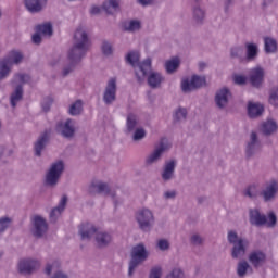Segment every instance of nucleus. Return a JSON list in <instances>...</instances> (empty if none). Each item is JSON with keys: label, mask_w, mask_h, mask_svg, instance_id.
Instances as JSON below:
<instances>
[{"label": "nucleus", "mask_w": 278, "mask_h": 278, "mask_svg": "<svg viewBox=\"0 0 278 278\" xmlns=\"http://www.w3.org/2000/svg\"><path fill=\"white\" fill-rule=\"evenodd\" d=\"M90 36H88L86 27L78 26L74 33V43L72 49L68 50V53L86 58L88 51H90Z\"/></svg>", "instance_id": "obj_1"}, {"label": "nucleus", "mask_w": 278, "mask_h": 278, "mask_svg": "<svg viewBox=\"0 0 278 278\" xmlns=\"http://www.w3.org/2000/svg\"><path fill=\"white\" fill-rule=\"evenodd\" d=\"M126 62L134 68L137 66L135 75L137 77L138 84H142V81L147 79L148 73H151V59H146L140 62V52L138 51L128 52L126 55Z\"/></svg>", "instance_id": "obj_2"}, {"label": "nucleus", "mask_w": 278, "mask_h": 278, "mask_svg": "<svg viewBox=\"0 0 278 278\" xmlns=\"http://www.w3.org/2000/svg\"><path fill=\"white\" fill-rule=\"evenodd\" d=\"M227 240L229 244H232L230 250L232 260H242L249 250V240L242 237H238V232L233 230L228 231Z\"/></svg>", "instance_id": "obj_3"}, {"label": "nucleus", "mask_w": 278, "mask_h": 278, "mask_svg": "<svg viewBox=\"0 0 278 278\" xmlns=\"http://www.w3.org/2000/svg\"><path fill=\"white\" fill-rule=\"evenodd\" d=\"M149 260V252L144 244L139 243L131 249L130 261L128 263V277H134L138 266Z\"/></svg>", "instance_id": "obj_4"}, {"label": "nucleus", "mask_w": 278, "mask_h": 278, "mask_svg": "<svg viewBox=\"0 0 278 278\" xmlns=\"http://www.w3.org/2000/svg\"><path fill=\"white\" fill-rule=\"evenodd\" d=\"M249 220L250 225H253L254 227H264V225H267V227L277 226V215L274 212H270L267 217L266 214L261 213L260 208L249 210Z\"/></svg>", "instance_id": "obj_5"}, {"label": "nucleus", "mask_w": 278, "mask_h": 278, "mask_svg": "<svg viewBox=\"0 0 278 278\" xmlns=\"http://www.w3.org/2000/svg\"><path fill=\"white\" fill-rule=\"evenodd\" d=\"M140 231L149 233L155 227V215L149 208H141L135 215Z\"/></svg>", "instance_id": "obj_6"}, {"label": "nucleus", "mask_w": 278, "mask_h": 278, "mask_svg": "<svg viewBox=\"0 0 278 278\" xmlns=\"http://www.w3.org/2000/svg\"><path fill=\"white\" fill-rule=\"evenodd\" d=\"M62 175H64V161L59 160L53 162L46 174V186L49 188H55L60 182Z\"/></svg>", "instance_id": "obj_7"}, {"label": "nucleus", "mask_w": 278, "mask_h": 278, "mask_svg": "<svg viewBox=\"0 0 278 278\" xmlns=\"http://www.w3.org/2000/svg\"><path fill=\"white\" fill-rule=\"evenodd\" d=\"M260 197L264 203H273L278 197V180L273 178L267 180L260 191Z\"/></svg>", "instance_id": "obj_8"}, {"label": "nucleus", "mask_w": 278, "mask_h": 278, "mask_svg": "<svg viewBox=\"0 0 278 278\" xmlns=\"http://www.w3.org/2000/svg\"><path fill=\"white\" fill-rule=\"evenodd\" d=\"M88 192L92 197L101 194L102 197H111V199H116V191L112 190L108 182H103L101 180L92 181L88 187Z\"/></svg>", "instance_id": "obj_9"}, {"label": "nucleus", "mask_w": 278, "mask_h": 278, "mask_svg": "<svg viewBox=\"0 0 278 278\" xmlns=\"http://www.w3.org/2000/svg\"><path fill=\"white\" fill-rule=\"evenodd\" d=\"M266 71L264 67L257 65L249 71L248 81L252 88H261L264 86Z\"/></svg>", "instance_id": "obj_10"}, {"label": "nucleus", "mask_w": 278, "mask_h": 278, "mask_svg": "<svg viewBox=\"0 0 278 278\" xmlns=\"http://www.w3.org/2000/svg\"><path fill=\"white\" fill-rule=\"evenodd\" d=\"M260 151H262V142H260L257 132L253 131L250 134V139L245 146L247 160H251V157H255V155H257V153H260Z\"/></svg>", "instance_id": "obj_11"}, {"label": "nucleus", "mask_w": 278, "mask_h": 278, "mask_svg": "<svg viewBox=\"0 0 278 278\" xmlns=\"http://www.w3.org/2000/svg\"><path fill=\"white\" fill-rule=\"evenodd\" d=\"M47 231H49V224L47 223V219L40 215H35L33 217V236L35 238H43Z\"/></svg>", "instance_id": "obj_12"}, {"label": "nucleus", "mask_w": 278, "mask_h": 278, "mask_svg": "<svg viewBox=\"0 0 278 278\" xmlns=\"http://www.w3.org/2000/svg\"><path fill=\"white\" fill-rule=\"evenodd\" d=\"M51 142V130H43L34 142V153L36 157H42V151L47 149Z\"/></svg>", "instance_id": "obj_13"}, {"label": "nucleus", "mask_w": 278, "mask_h": 278, "mask_svg": "<svg viewBox=\"0 0 278 278\" xmlns=\"http://www.w3.org/2000/svg\"><path fill=\"white\" fill-rule=\"evenodd\" d=\"M207 80L205 76L193 75L190 80H184L181 83L182 92H192V90H199L206 86Z\"/></svg>", "instance_id": "obj_14"}, {"label": "nucleus", "mask_w": 278, "mask_h": 278, "mask_svg": "<svg viewBox=\"0 0 278 278\" xmlns=\"http://www.w3.org/2000/svg\"><path fill=\"white\" fill-rule=\"evenodd\" d=\"M167 149L168 142H166L165 139H162L159 147H156L154 151L146 157V165L153 166V164H157V162L162 160V155H164V152L167 151Z\"/></svg>", "instance_id": "obj_15"}, {"label": "nucleus", "mask_w": 278, "mask_h": 278, "mask_svg": "<svg viewBox=\"0 0 278 278\" xmlns=\"http://www.w3.org/2000/svg\"><path fill=\"white\" fill-rule=\"evenodd\" d=\"M94 247L97 249H108L114 242V236L112 232L105 230H98L93 238Z\"/></svg>", "instance_id": "obj_16"}, {"label": "nucleus", "mask_w": 278, "mask_h": 278, "mask_svg": "<svg viewBox=\"0 0 278 278\" xmlns=\"http://www.w3.org/2000/svg\"><path fill=\"white\" fill-rule=\"evenodd\" d=\"M231 100V90L227 87L218 89L215 93V105L218 110H226Z\"/></svg>", "instance_id": "obj_17"}, {"label": "nucleus", "mask_w": 278, "mask_h": 278, "mask_svg": "<svg viewBox=\"0 0 278 278\" xmlns=\"http://www.w3.org/2000/svg\"><path fill=\"white\" fill-rule=\"evenodd\" d=\"M75 124L73 119H66L64 123H59L56 126V134L66 138V140H73L75 138Z\"/></svg>", "instance_id": "obj_18"}, {"label": "nucleus", "mask_w": 278, "mask_h": 278, "mask_svg": "<svg viewBox=\"0 0 278 278\" xmlns=\"http://www.w3.org/2000/svg\"><path fill=\"white\" fill-rule=\"evenodd\" d=\"M40 268V262L34 258H23L18 263V273L21 275H33Z\"/></svg>", "instance_id": "obj_19"}, {"label": "nucleus", "mask_w": 278, "mask_h": 278, "mask_svg": "<svg viewBox=\"0 0 278 278\" xmlns=\"http://www.w3.org/2000/svg\"><path fill=\"white\" fill-rule=\"evenodd\" d=\"M67 60L68 63H66L62 70L63 77H68L71 73H75V68L79 66L81 60H84V56H79L77 54H73L72 52H67Z\"/></svg>", "instance_id": "obj_20"}, {"label": "nucleus", "mask_w": 278, "mask_h": 278, "mask_svg": "<svg viewBox=\"0 0 278 278\" xmlns=\"http://www.w3.org/2000/svg\"><path fill=\"white\" fill-rule=\"evenodd\" d=\"M116 90H117L116 78H111L108 81L103 92V102L105 103V105H112V103L116 101Z\"/></svg>", "instance_id": "obj_21"}, {"label": "nucleus", "mask_w": 278, "mask_h": 278, "mask_svg": "<svg viewBox=\"0 0 278 278\" xmlns=\"http://www.w3.org/2000/svg\"><path fill=\"white\" fill-rule=\"evenodd\" d=\"M248 262L253 268H262L266 264V253L262 250H253L248 255Z\"/></svg>", "instance_id": "obj_22"}, {"label": "nucleus", "mask_w": 278, "mask_h": 278, "mask_svg": "<svg viewBox=\"0 0 278 278\" xmlns=\"http://www.w3.org/2000/svg\"><path fill=\"white\" fill-rule=\"evenodd\" d=\"M98 231L99 230L97 229V227H94V225L90 223L81 224L78 227V235L80 236L81 240L90 241L92 240V238L94 239V236H97Z\"/></svg>", "instance_id": "obj_23"}, {"label": "nucleus", "mask_w": 278, "mask_h": 278, "mask_svg": "<svg viewBox=\"0 0 278 278\" xmlns=\"http://www.w3.org/2000/svg\"><path fill=\"white\" fill-rule=\"evenodd\" d=\"M49 0H24V5L30 14H40L47 8Z\"/></svg>", "instance_id": "obj_24"}, {"label": "nucleus", "mask_w": 278, "mask_h": 278, "mask_svg": "<svg viewBox=\"0 0 278 278\" xmlns=\"http://www.w3.org/2000/svg\"><path fill=\"white\" fill-rule=\"evenodd\" d=\"M175 168H177L176 160L166 161L161 172V178L164 181H172V179H175Z\"/></svg>", "instance_id": "obj_25"}, {"label": "nucleus", "mask_w": 278, "mask_h": 278, "mask_svg": "<svg viewBox=\"0 0 278 278\" xmlns=\"http://www.w3.org/2000/svg\"><path fill=\"white\" fill-rule=\"evenodd\" d=\"M205 16H207V11L201 4L192 5V21L195 25H203L205 23Z\"/></svg>", "instance_id": "obj_26"}, {"label": "nucleus", "mask_w": 278, "mask_h": 278, "mask_svg": "<svg viewBox=\"0 0 278 278\" xmlns=\"http://www.w3.org/2000/svg\"><path fill=\"white\" fill-rule=\"evenodd\" d=\"M258 55H260V48L257 47V45L253 42H247L245 55H244L245 62H255Z\"/></svg>", "instance_id": "obj_27"}, {"label": "nucleus", "mask_w": 278, "mask_h": 278, "mask_svg": "<svg viewBox=\"0 0 278 278\" xmlns=\"http://www.w3.org/2000/svg\"><path fill=\"white\" fill-rule=\"evenodd\" d=\"M66 203H68V198L66 195H63L59 205L52 208L50 212V223H56L58 218H60V215L64 212L66 207Z\"/></svg>", "instance_id": "obj_28"}, {"label": "nucleus", "mask_w": 278, "mask_h": 278, "mask_svg": "<svg viewBox=\"0 0 278 278\" xmlns=\"http://www.w3.org/2000/svg\"><path fill=\"white\" fill-rule=\"evenodd\" d=\"M148 86L155 90V88H160L162 83L164 81V76L160 72H150L147 78Z\"/></svg>", "instance_id": "obj_29"}, {"label": "nucleus", "mask_w": 278, "mask_h": 278, "mask_svg": "<svg viewBox=\"0 0 278 278\" xmlns=\"http://www.w3.org/2000/svg\"><path fill=\"white\" fill-rule=\"evenodd\" d=\"M23 58H24L23 52L18 50H12L3 60L12 68L14 64H21V62H23Z\"/></svg>", "instance_id": "obj_30"}, {"label": "nucleus", "mask_w": 278, "mask_h": 278, "mask_svg": "<svg viewBox=\"0 0 278 278\" xmlns=\"http://www.w3.org/2000/svg\"><path fill=\"white\" fill-rule=\"evenodd\" d=\"M23 94H25L23 85H16L10 96V103L12 108H16L20 101H23Z\"/></svg>", "instance_id": "obj_31"}, {"label": "nucleus", "mask_w": 278, "mask_h": 278, "mask_svg": "<svg viewBox=\"0 0 278 278\" xmlns=\"http://www.w3.org/2000/svg\"><path fill=\"white\" fill-rule=\"evenodd\" d=\"M250 274H253V266L250 265L249 261L241 260L237 264V275L240 278H243Z\"/></svg>", "instance_id": "obj_32"}, {"label": "nucleus", "mask_w": 278, "mask_h": 278, "mask_svg": "<svg viewBox=\"0 0 278 278\" xmlns=\"http://www.w3.org/2000/svg\"><path fill=\"white\" fill-rule=\"evenodd\" d=\"M264 114V105L261 103H248V116L250 118H260Z\"/></svg>", "instance_id": "obj_33"}, {"label": "nucleus", "mask_w": 278, "mask_h": 278, "mask_svg": "<svg viewBox=\"0 0 278 278\" xmlns=\"http://www.w3.org/2000/svg\"><path fill=\"white\" fill-rule=\"evenodd\" d=\"M102 10L106 12V14H116V12H121V0H106L102 4Z\"/></svg>", "instance_id": "obj_34"}, {"label": "nucleus", "mask_w": 278, "mask_h": 278, "mask_svg": "<svg viewBox=\"0 0 278 278\" xmlns=\"http://www.w3.org/2000/svg\"><path fill=\"white\" fill-rule=\"evenodd\" d=\"M278 125L274 119H267L261 126V131L264 136H273V134L277 132Z\"/></svg>", "instance_id": "obj_35"}, {"label": "nucleus", "mask_w": 278, "mask_h": 278, "mask_svg": "<svg viewBox=\"0 0 278 278\" xmlns=\"http://www.w3.org/2000/svg\"><path fill=\"white\" fill-rule=\"evenodd\" d=\"M124 31H128L134 34L136 31H140L142 29V22L140 20H129L123 23Z\"/></svg>", "instance_id": "obj_36"}, {"label": "nucleus", "mask_w": 278, "mask_h": 278, "mask_svg": "<svg viewBox=\"0 0 278 278\" xmlns=\"http://www.w3.org/2000/svg\"><path fill=\"white\" fill-rule=\"evenodd\" d=\"M35 29L41 36H46L48 38H51V36H53V24H51V22L39 24L36 26Z\"/></svg>", "instance_id": "obj_37"}, {"label": "nucleus", "mask_w": 278, "mask_h": 278, "mask_svg": "<svg viewBox=\"0 0 278 278\" xmlns=\"http://www.w3.org/2000/svg\"><path fill=\"white\" fill-rule=\"evenodd\" d=\"M136 127H138V115L129 113L126 117L127 132L132 134V131H136Z\"/></svg>", "instance_id": "obj_38"}, {"label": "nucleus", "mask_w": 278, "mask_h": 278, "mask_svg": "<svg viewBox=\"0 0 278 278\" xmlns=\"http://www.w3.org/2000/svg\"><path fill=\"white\" fill-rule=\"evenodd\" d=\"M231 60H238L240 62H245L244 60V48L242 46H235L230 48Z\"/></svg>", "instance_id": "obj_39"}, {"label": "nucleus", "mask_w": 278, "mask_h": 278, "mask_svg": "<svg viewBox=\"0 0 278 278\" xmlns=\"http://www.w3.org/2000/svg\"><path fill=\"white\" fill-rule=\"evenodd\" d=\"M179 60L177 58L165 62V71L168 75H173L179 68Z\"/></svg>", "instance_id": "obj_40"}, {"label": "nucleus", "mask_w": 278, "mask_h": 278, "mask_svg": "<svg viewBox=\"0 0 278 278\" xmlns=\"http://www.w3.org/2000/svg\"><path fill=\"white\" fill-rule=\"evenodd\" d=\"M11 73L12 67L4 60L0 61V81L10 77Z\"/></svg>", "instance_id": "obj_41"}, {"label": "nucleus", "mask_w": 278, "mask_h": 278, "mask_svg": "<svg viewBox=\"0 0 278 278\" xmlns=\"http://www.w3.org/2000/svg\"><path fill=\"white\" fill-rule=\"evenodd\" d=\"M83 110H84V102H81V100H76L70 106V114H71V116H79V114H81Z\"/></svg>", "instance_id": "obj_42"}, {"label": "nucleus", "mask_w": 278, "mask_h": 278, "mask_svg": "<svg viewBox=\"0 0 278 278\" xmlns=\"http://www.w3.org/2000/svg\"><path fill=\"white\" fill-rule=\"evenodd\" d=\"M265 42V52L266 53H275L277 51V40L266 37L264 39Z\"/></svg>", "instance_id": "obj_43"}, {"label": "nucleus", "mask_w": 278, "mask_h": 278, "mask_svg": "<svg viewBox=\"0 0 278 278\" xmlns=\"http://www.w3.org/2000/svg\"><path fill=\"white\" fill-rule=\"evenodd\" d=\"M12 223L13 219L9 216L0 217V236H3V232L12 227Z\"/></svg>", "instance_id": "obj_44"}, {"label": "nucleus", "mask_w": 278, "mask_h": 278, "mask_svg": "<svg viewBox=\"0 0 278 278\" xmlns=\"http://www.w3.org/2000/svg\"><path fill=\"white\" fill-rule=\"evenodd\" d=\"M244 197L249 199H257L260 197V191L257 190V185L253 184L247 187L244 190Z\"/></svg>", "instance_id": "obj_45"}, {"label": "nucleus", "mask_w": 278, "mask_h": 278, "mask_svg": "<svg viewBox=\"0 0 278 278\" xmlns=\"http://www.w3.org/2000/svg\"><path fill=\"white\" fill-rule=\"evenodd\" d=\"M187 116H188V111L184 108H179L174 113V123H181L186 121Z\"/></svg>", "instance_id": "obj_46"}, {"label": "nucleus", "mask_w": 278, "mask_h": 278, "mask_svg": "<svg viewBox=\"0 0 278 278\" xmlns=\"http://www.w3.org/2000/svg\"><path fill=\"white\" fill-rule=\"evenodd\" d=\"M13 81H14V84H17V86L23 87V85L29 83V75H27V74H15Z\"/></svg>", "instance_id": "obj_47"}, {"label": "nucleus", "mask_w": 278, "mask_h": 278, "mask_svg": "<svg viewBox=\"0 0 278 278\" xmlns=\"http://www.w3.org/2000/svg\"><path fill=\"white\" fill-rule=\"evenodd\" d=\"M165 278H186V274L184 273V269L179 267H174Z\"/></svg>", "instance_id": "obj_48"}, {"label": "nucleus", "mask_w": 278, "mask_h": 278, "mask_svg": "<svg viewBox=\"0 0 278 278\" xmlns=\"http://www.w3.org/2000/svg\"><path fill=\"white\" fill-rule=\"evenodd\" d=\"M144 138H147V131L144 130V128L135 129V132L132 135V140L135 142H138L140 140H144Z\"/></svg>", "instance_id": "obj_49"}, {"label": "nucleus", "mask_w": 278, "mask_h": 278, "mask_svg": "<svg viewBox=\"0 0 278 278\" xmlns=\"http://www.w3.org/2000/svg\"><path fill=\"white\" fill-rule=\"evenodd\" d=\"M148 278H162V267L155 266L150 269Z\"/></svg>", "instance_id": "obj_50"}, {"label": "nucleus", "mask_w": 278, "mask_h": 278, "mask_svg": "<svg viewBox=\"0 0 278 278\" xmlns=\"http://www.w3.org/2000/svg\"><path fill=\"white\" fill-rule=\"evenodd\" d=\"M51 105H53V98L51 97L45 98L41 103V108L43 112H49V110H51Z\"/></svg>", "instance_id": "obj_51"}, {"label": "nucleus", "mask_w": 278, "mask_h": 278, "mask_svg": "<svg viewBox=\"0 0 278 278\" xmlns=\"http://www.w3.org/2000/svg\"><path fill=\"white\" fill-rule=\"evenodd\" d=\"M101 49L104 55H112V52H113L112 43H110L109 41H103Z\"/></svg>", "instance_id": "obj_52"}, {"label": "nucleus", "mask_w": 278, "mask_h": 278, "mask_svg": "<svg viewBox=\"0 0 278 278\" xmlns=\"http://www.w3.org/2000/svg\"><path fill=\"white\" fill-rule=\"evenodd\" d=\"M190 242L193 247H201L203 244V238L200 235H192Z\"/></svg>", "instance_id": "obj_53"}, {"label": "nucleus", "mask_w": 278, "mask_h": 278, "mask_svg": "<svg viewBox=\"0 0 278 278\" xmlns=\"http://www.w3.org/2000/svg\"><path fill=\"white\" fill-rule=\"evenodd\" d=\"M157 248L160 251H168V249H170V243H168V240L166 239H161L157 241Z\"/></svg>", "instance_id": "obj_54"}, {"label": "nucleus", "mask_w": 278, "mask_h": 278, "mask_svg": "<svg viewBox=\"0 0 278 278\" xmlns=\"http://www.w3.org/2000/svg\"><path fill=\"white\" fill-rule=\"evenodd\" d=\"M235 84H237V86H245L247 85V76L244 75H235Z\"/></svg>", "instance_id": "obj_55"}, {"label": "nucleus", "mask_w": 278, "mask_h": 278, "mask_svg": "<svg viewBox=\"0 0 278 278\" xmlns=\"http://www.w3.org/2000/svg\"><path fill=\"white\" fill-rule=\"evenodd\" d=\"M164 199H175L177 197V191L172 190V191H165L163 194Z\"/></svg>", "instance_id": "obj_56"}, {"label": "nucleus", "mask_w": 278, "mask_h": 278, "mask_svg": "<svg viewBox=\"0 0 278 278\" xmlns=\"http://www.w3.org/2000/svg\"><path fill=\"white\" fill-rule=\"evenodd\" d=\"M33 42L35 45H40V42H42V37H41L40 33L36 31V34L33 35Z\"/></svg>", "instance_id": "obj_57"}, {"label": "nucleus", "mask_w": 278, "mask_h": 278, "mask_svg": "<svg viewBox=\"0 0 278 278\" xmlns=\"http://www.w3.org/2000/svg\"><path fill=\"white\" fill-rule=\"evenodd\" d=\"M233 5V0H226L224 4V12L227 14L229 13V8Z\"/></svg>", "instance_id": "obj_58"}, {"label": "nucleus", "mask_w": 278, "mask_h": 278, "mask_svg": "<svg viewBox=\"0 0 278 278\" xmlns=\"http://www.w3.org/2000/svg\"><path fill=\"white\" fill-rule=\"evenodd\" d=\"M138 4L142 5L143 8H147V5L153 4V0H138Z\"/></svg>", "instance_id": "obj_59"}, {"label": "nucleus", "mask_w": 278, "mask_h": 278, "mask_svg": "<svg viewBox=\"0 0 278 278\" xmlns=\"http://www.w3.org/2000/svg\"><path fill=\"white\" fill-rule=\"evenodd\" d=\"M90 14H92V15L101 14V8L92 7L90 10Z\"/></svg>", "instance_id": "obj_60"}, {"label": "nucleus", "mask_w": 278, "mask_h": 278, "mask_svg": "<svg viewBox=\"0 0 278 278\" xmlns=\"http://www.w3.org/2000/svg\"><path fill=\"white\" fill-rule=\"evenodd\" d=\"M51 273H53V265L47 264L46 268H45V274L46 275H51Z\"/></svg>", "instance_id": "obj_61"}, {"label": "nucleus", "mask_w": 278, "mask_h": 278, "mask_svg": "<svg viewBox=\"0 0 278 278\" xmlns=\"http://www.w3.org/2000/svg\"><path fill=\"white\" fill-rule=\"evenodd\" d=\"M270 3H273V0H263L262 7L268 8V5H270Z\"/></svg>", "instance_id": "obj_62"}, {"label": "nucleus", "mask_w": 278, "mask_h": 278, "mask_svg": "<svg viewBox=\"0 0 278 278\" xmlns=\"http://www.w3.org/2000/svg\"><path fill=\"white\" fill-rule=\"evenodd\" d=\"M206 66H207V65H206L205 63H200V64H199L200 71L205 70Z\"/></svg>", "instance_id": "obj_63"}, {"label": "nucleus", "mask_w": 278, "mask_h": 278, "mask_svg": "<svg viewBox=\"0 0 278 278\" xmlns=\"http://www.w3.org/2000/svg\"><path fill=\"white\" fill-rule=\"evenodd\" d=\"M194 1V3H193V5H202L201 3H202V0H193Z\"/></svg>", "instance_id": "obj_64"}]
</instances>
